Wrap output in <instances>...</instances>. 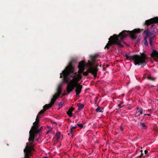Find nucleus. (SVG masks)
I'll use <instances>...</instances> for the list:
<instances>
[{
  "mask_svg": "<svg viewBox=\"0 0 158 158\" xmlns=\"http://www.w3.org/2000/svg\"><path fill=\"white\" fill-rule=\"evenodd\" d=\"M144 115H147L148 116H150V114H144Z\"/></svg>",
  "mask_w": 158,
  "mask_h": 158,
  "instance_id": "19",
  "label": "nucleus"
},
{
  "mask_svg": "<svg viewBox=\"0 0 158 158\" xmlns=\"http://www.w3.org/2000/svg\"><path fill=\"white\" fill-rule=\"evenodd\" d=\"M142 110L141 109H138L137 110V113H139L138 115H140L142 114Z\"/></svg>",
  "mask_w": 158,
  "mask_h": 158,
  "instance_id": "14",
  "label": "nucleus"
},
{
  "mask_svg": "<svg viewBox=\"0 0 158 158\" xmlns=\"http://www.w3.org/2000/svg\"><path fill=\"white\" fill-rule=\"evenodd\" d=\"M44 158H48L47 157H45Z\"/></svg>",
  "mask_w": 158,
  "mask_h": 158,
  "instance_id": "23",
  "label": "nucleus"
},
{
  "mask_svg": "<svg viewBox=\"0 0 158 158\" xmlns=\"http://www.w3.org/2000/svg\"><path fill=\"white\" fill-rule=\"evenodd\" d=\"M36 140L37 141L38 140V139H36Z\"/></svg>",
  "mask_w": 158,
  "mask_h": 158,
  "instance_id": "24",
  "label": "nucleus"
},
{
  "mask_svg": "<svg viewBox=\"0 0 158 158\" xmlns=\"http://www.w3.org/2000/svg\"><path fill=\"white\" fill-rule=\"evenodd\" d=\"M78 109L79 110H81L84 107V105L83 104L81 103H79L77 105Z\"/></svg>",
  "mask_w": 158,
  "mask_h": 158,
  "instance_id": "11",
  "label": "nucleus"
},
{
  "mask_svg": "<svg viewBox=\"0 0 158 158\" xmlns=\"http://www.w3.org/2000/svg\"><path fill=\"white\" fill-rule=\"evenodd\" d=\"M73 110V108H72L69 109V110L67 112V114L69 115L70 117H71L72 116V112Z\"/></svg>",
  "mask_w": 158,
  "mask_h": 158,
  "instance_id": "9",
  "label": "nucleus"
},
{
  "mask_svg": "<svg viewBox=\"0 0 158 158\" xmlns=\"http://www.w3.org/2000/svg\"><path fill=\"white\" fill-rule=\"evenodd\" d=\"M131 59L134 60L135 64L140 65L141 64L145 65L146 64L145 61L147 57L144 53L141 54V56L134 55L131 57Z\"/></svg>",
  "mask_w": 158,
  "mask_h": 158,
  "instance_id": "4",
  "label": "nucleus"
},
{
  "mask_svg": "<svg viewBox=\"0 0 158 158\" xmlns=\"http://www.w3.org/2000/svg\"><path fill=\"white\" fill-rule=\"evenodd\" d=\"M77 127L76 126H72L70 129V132L71 133V134L72 132L73 129L76 128Z\"/></svg>",
  "mask_w": 158,
  "mask_h": 158,
  "instance_id": "16",
  "label": "nucleus"
},
{
  "mask_svg": "<svg viewBox=\"0 0 158 158\" xmlns=\"http://www.w3.org/2000/svg\"><path fill=\"white\" fill-rule=\"evenodd\" d=\"M61 91V88L59 87L57 89V93L53 95V98H52L50 103L49 104H46L44 106V110H42L40 111L37 116L36 121L33 123V126L32 127L31 129L29 132L30 137L29 140L30 142V145L29 146L28 144H27L24 150V152L25 153L24 158H29V156L31 155V151L33 150V146L32 143L34 139L35 134L38 133L40 132V131L38 129L39 128L38 117L39 115L43 114L46 110L52 106L56 99L58 97L60 94Z\"/></svg>",
  "mask_w": 158,
  "mask_h": 158,
  "instance_id": "2",
  "label": "nucleus"
},
{
  "mask_svg": "<svg viewBox=\"0 0 158 158\" xmlns=\"http://www.w3.org/2000/svg\"><path fill=\"white\" fill-rule=\"evenodd\" d=\"M154 38V37H152L151 36H150L149 38V43H150V44L151 46V47H153V44H152V40H153V39Z\"/></svg>",
  "mask_w": 158,
  "mask_h": 158,
  "instance_id": "10",
  "label": "nucleus"
},
{
  "mask_svg": "<svg viewBox=\"0 0 158 158\" xmlns=\"http://www.w3.org/2000/svg\"><path fill=\"white\" fill-rule=\"evenodd\" d=\"M60 133L59 132H57L56 134V137L57 140L60 138Z\"/></svg>",
  "mask_w": 158,
  "mask_h": 158,
  "instance_id": "13",
  "label": "nucleus"
},
{
  "mask_svg": "<svg viewBox=\"0 0 158 158\" xmlns=\"http://www.w3.org/2000/svg\"><path fill=\"white\" fill-rule=\"evenodd\" d=\"M85 66V62L82 60L79 64V69L78 73H73V68L71 65H69L63 71L62 73H60V77H62V75L64 81L68 83L67 91L69 93L72 91L75 87H76L75 91L77 95L81 92L82 86L79 83V81L82 78L81 74L84 70Z\"/></svg>",
  "mask_w": 158,
  "mask_h": 158,
  "instance_id": "1",
  "label": "nucleus"
},
{
  "mask_svg": "<svg viewBox=\"0 0 158 158\" xmlns=\"http://www.w3.org/2000/svg\"><path fill=\"white\" fill-rule=\"evenodd\" d=\"M96 111L97 112H102L103 111V109L101 108H100L98 107L96 110Z\"/></svg>",
  "mask_w": 158,
  "mask_h": 158,
  "instance_id": "12",
  "label": "nucleus"
},
{
  "mask_svg": "<svg viewBox=\"0 0 158 158\" xmlns=\"http://www.w3.org/2000/svg\"><path fill=\"white\" fill-rule=\"evenodd\" d=\"M77 126L78 127H81L82 128L83 127V125L82 124H78L77 125Z\"/></svg>",
  "mask_w": 158,
  "mask_h": 158,
  "instance_id": "17",
  "label": "nucleus"
},
{
  "mask_svg": "<svg viewBox=\"0 0 158 158\" xmlns=\"http://www.w3.org/2000/svg\"><path fill=\"white\" fill-rule=\"evenodd\" d=\"M92 65V63L89 61L88 63L87 64L86 66H88L89 68L87 71L83 73V74L84 75L87 76L88 75L89 73H91L94 76H96L97 72L98 71L97 68L96 67H93Z\"/></svg>",
  "mask_w": 158,
  "mask_h": 158,
  "instance_id": "5",
  "label": "nucleus"
},
{
  "mask_svg": "<svg viewBox=\"0 0 158 158\" xmlns=\"http://www.w3.org/2000/svg\"><path fill=\"white\" fill-rule=\"evenodd\" d=\"M141 126L144 129H146L147 128L146 126L145 125V124L143 123H140Z\"/></svg>",
  "mask_w": 158,
  "mask_h": 158,
  "instance_id": "15",
  "label": "nucleus"
},
{
  "mask_svg": "<svg viewBox=\"0 0 158 158\" xmlns=\"http://www.w3.org/2000/svg\"><path fill=\"white\" fill-rule=\"evenodd\" d=\"M49 132V131H48V132H47L46 134H48Z\"/></svg>",
  "mask_w": 158,
  "mask_h": 158,
  "instance_id": "22",
  "label": "nucleus"
},
{
  "mask_svg": "<svg viewBox=\"0 0 158 158\" xmlns=\"http://www.w3.org/2000/svg\"><path fill=\"white\" fill-rule=\"evenodd\" d=\"M144 152H145V153H146V152H147V151L146 150H145Z\"/></svg>",
  "mask_w": 158,
  "mask_h": 158,
  "instance_id": "20",
  "label": "nucleus"
},
{
  "mask_svg": "<svg viewBox=\"0 0 158 158\" xmlns=\"http://www.w3.org/2000/svg\"><path fill=\"white\" fill-rule=\"evenodd\" d=\"M58 105L60 108L62 106V105L61 102H60L59 103Z\"/></svg>",
  "mask_w": 158,
  "mask_h": 158,
  "instance_id": "18",
  "label": "nucleus"
},
{
  "mask_svg": "<svg viewBox=\"0 0 158 158\" xmlns=\"http://www.w3.org/2000/svg\"><path fill=\"white\" fill-rule=\"evenodd\" d=\"M151 56L154 59L158 58V52L156 50H153L151 54Z\"/></svg>",
  "mask_w": 158,
  "mask_h": 158,
  "instance_id": "8",
  "label": "nucleus"
},
{
  "mask_svg": "<svg viewBox=\"0 0 158 158\" xmlns=\"http://www.w3.org/2000/svg\"><path fill=\"white\" fill-rule=\"evenodd\" d=\"M158 23V17L154 18L147 20L145 22V23L147 25H149L152 23Z\"/></svg>",
  "mask_w": 158,
  "mask_h": 158,
  "instance_id": "7",
  "label": "nucleus"
},
{
  "mask_svg": "<svg viewBox=\"0 0 158 158\" xmlns=\"http://www.w3.org/2000/svg\"><path fill=\"white\" fill-rule=\"evenodd\" d=\"M139 32V29H135L131 31H124L118 35L114 34L110 38L105 48H108L109 46L112 44L118 45L119 47H122L123 46L121 43L124 38L129 35L131 37L134 39L136 37V33Z\"/></svg>",
  "mask_w": 158,
  "mask_h": 158,
  "instance_id": "3",
  "label": "nucleus"
},
{
  "mask_svg": "<svg viewBox=\"0 0 158 158\" xmlns=\"http://www.w3.org/2000/svg\"><path fill=\"white\" fill-rule=\"evenodd\" d=\"M120 129L121 130H123V128L122 127H120Z\"/></svg>",
  "mask_w": 158,
  "mask_h": 158,
  "instance_id": "21",
  "label": "nucleus"
},
{
  "mask_svg": "<svg viewBox=\"0 0 158 158\" xmlns=\"http://www.w3.org/2000/svg\"><path fill=\"white\" fill-rule=\"evenodd\" d=\"M145 33L146 34V36L144 39V45H148V43L147 39L148 37H149L152 35V34L149 32V30L148 29L145 31Z\"/></svg>",
  "mask_w": 158,
  "mask_h": 158,
  "instance_id": "6",
  "label": "nucleus"
}]
</instances>
